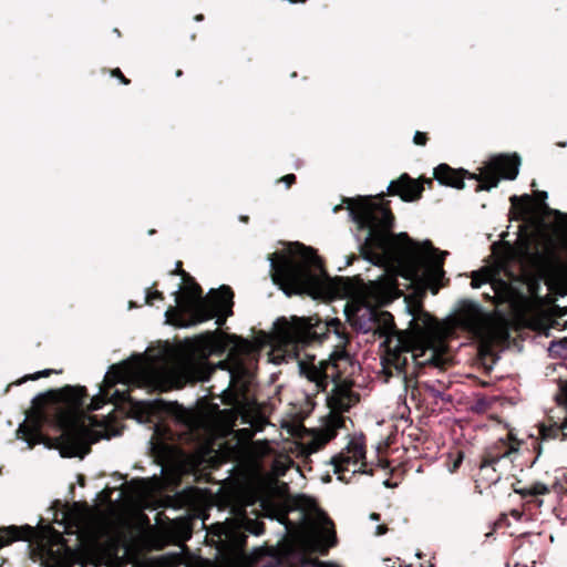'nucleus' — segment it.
<instances>
[{"label":"nucleus","instance_id":"nucleus-1","mask_svg":"<svg viewBox=\"0 0 567 567\" xmlns=\"http://www.w3.org/2000/svg\"><path fill=\"white\" fill-rule=\"evenodd\" d=\"M383 196L342 198L358 229L367 231L359 246L361 257L378 267L404 261L412 276H419L423 269V279L436 295L445 276L444 262L449 251L434 247L429 239L416 243L406 233L395 234V217L390 200Z\"/></svg>","mask_w":567,"mask_h":567},{"label":"nucleus","instance_id":"nucleus-2","mask_svg":"<svg viewBox=\"0 0 567 567\" xmlns=\"http://www.w3.org/2000/svg\"><path fill=\"white\" fill-rule=\"evenodd\" d=\"M89 396L82 385H65L49 390L32 400V415L22 423L18 437L28 442L30 447L42 440V426L48 419L45 409L55 406L54 424L61 431L56 437L63 457H84L91 452V445L101 439H110L117 433L109 432V420H99L96 415H85L81 410Z\"/></svg>","mask_w":567,"mask_h":567},{"label":"nucleus","instance_id":"nucleus-3","mask_svg":"<svg viewBox=\"0 0 567 567\" xmlns=\"http://www.w3.org/2000/svg\"><path fill=\"white\" fill-rule=\"evenodd\" d=\"M413 318L406 330H398L394 318L389 311H381L377 318L380 333L385 336L383 342L385 355L383 358L385 368H393L398 374L409 375L410 359L413 363V371L427 365L439 368L443 364V355L431 346V337L434 329V319L427 313L422 303L417 302L410 307Z\"/></svg>","mask_w":567,"mask_h":567},{"label":"nucleus","instance_id":"nucleus-4","mask_svg":"<svg viewBox=\"0 0 567 567\" xmlns=\"http://www.w3.org/2000/svg\"><path fill=\"white\" fill-rule=\"evenodd\" d=\"M269 260L272 281L286 292L290 289L317 298L330 287L323 261L311 247L295 243L287 252L271 254Z\"/></svg>","mask_w":567,"mask_h":567},{"label":"nucleus","instance_id":"nucleus-5","mask_svg":"<svg viewBox=\"0 0 567 567\" xmlns=\"http://www.w3.org/2000/svg\"><path fill=\"white\" fill-rule=\"evenodd\" d=\"M183 281L184 288L174 292L177 306L166 310L167 321L186 327L216 318V323L220 327L233 316L234 291L229 286L210 289L204 297L202 287L190 275Z\"/></svg>","mask_w":567,"mask_h":567},{"label":"nucleus","instance_id":"nucleus-6","mask_svg":"<svg viewBox=\"0 0 567 567\" xmlns=\"http://www.w3.org/2000/svg\"><path fill=\"white\" fill-rule=\"evenodd\" d=\"M520 157L518 154H499L493 156L480 173H471L464 168H453L446 163L439 164L433 172L434 178L444 186L463 189L464 179H474L476 182L474 190L489 192L497 187L501 178L513 181L519 173Z\"/></svg>","mask_w":567,"mask_h":567},{"label":"nucleus","instance_id":"nucleus-7","mask_svg":"<svg viewBox=\"0 0 567 567\" xmlns=\"http://www.w3.org/2000/svg\"><path fill=\"white\" fill-rule=\"evenodd\" d=\"M329 332H333L344 343L349 341L344 324L334 318L322 321L319 318L285 317L275 322V338L282 347L293 351L312 343H321Z\"/></svg>","mask_w":567,"mask_h":567},{"label":"nucleus","instance_id":"nucleus-8","mask_svg":"<svg viewBox=\"0 0 567 567\" xmlns=\"http://www.w3.org/2000/svg\"><path fill=\"white\" fill-rule=\"evenodd\" d=\"M251 349L249 340L240 339V342L229 351L227 360L219 363L223 369L227 367L229 372L228 386L223 391V403L226 405L237 404L240 396L248 391L252 373L246 363V357L250 354Z\"/></svg>","mask_w":567,"mask_h":567},{"label":"nucleus","instance_id":"nucleus-9","mask_svg":"<svg viewBox=\"0 0 567 567\" xmlns=\"http://www.w3.org/2000/svg\"><path fill=\"white\" fill-rule=\"evenodd\" d=\"M520 445L522 441L516 439L513 432L509 431L505 439H499L487 446L481 456L476 481L486 486L497 483L501 478V474L496 470L497 463L517 453Z\"/></svg>","mask_w":567,"mask_h":567},{"label":"nucleus","instance_id":"nucleus-10","mask_svg":"<svg viewBox=\"0 0 567 567\" xmlns=\"http://www.w3.org/2000/svg\"><path fill=\"white\" fill-rule=\"evenodd\" d=\"M341 361H349V354L344 350L333 352L328 361H320L318 365L313 362H300V373L316 384L317 391L324 392L330 381L333 382L340 377Z\"/></svg>","mask_w":567,"mask_h":567},{"label":"nucleus","instance_id":"nucleus-11","mask_svg":"<svg viewBox=\"0 0 567 567\" xmlns=\"http://www.w3.org/2000/svg\"><path fill=\"white\" fill-rule=\"evenodd\" d=\"M365 453V436L363 434L352 436L346 449L331 458L330 463L338 478L348 483L343 474L350 471L351 466H353L352 474L368 473L364 470Z\"/></svg>","mask_w":567,"mask_h":567},{"label":"nucleus","instance_id":"nucleus-12","mask_svg":"<svg viewBox=\"0 0 567 567\" xmlns=\"http://www.w3.org/2000/svg\"><path fill=\"white\" fill-rule=\"evenodd\" d=\"M128 379L146 382L150 379V371L142 361L113 364L104 378V383L107 388H113L117 383H126Z\"/></svg>","mask_w":567,"mask_h":567},{"label":"nucleus","instance_id":"nucleus-13","mask_svg":"<svg viewBox=\"0 0 567 567\" xmlns=\"http://www.w3.org/2000/svg\"><path fill=\"white\" fill-rule=\"evenodd\" d=\"M333 383L332 392L328 396V404L331 411L348 412L360 401V395L351 390L352 382L342 380L341 375Z\"/></svg>","mask_w":567,"mask_h":567},{"label":"nucleus","instance_id":"nucleus-14","mask_svg":"<svg viewBox=\"0 0 567 567\" xmlns=\"http://www.w3.org/2000/svg\"><path fill=\"white\" fill-rule=\"evenodd\" d=\"M386 194L399 196L403 202L412 203L422 198L423 185L408 173H403L389 184Z\"/></svg>","mask_w":567,"mask_h":567},{"label":"nucleus","instance_id":"nucleus-15","mask_svg":"<svg viewBox=\"0 0 567 567\" xmlns=\"http://www.w3.org/2000/svg\"><path fill=\"white\" fill-rule=\"evenodd\" d=\"M532 260L539 274L528 280L527 287L530 295H537L540 289L542 278L547 274L553 264L559 262L560 259L554 251L548 254L537 251L533 254Z\"/></svg>","mask_w":567,"mask_h":567},{"label":"nucleus","instance_id":"nucleus-16","mask_svg":"<svg viewBox=\"0 0 567 567\" xmlns=\"http://www.w3.org/2000/svg\"><path fill=\"white\" fill-rule=\"evenodd\" d=\"M550 491L567 492V477L565 483L557 481L550 487L544 483L535 482L529 486L515 488V492L519 494L522 498L526 499L528 503L535 502L538 506H540L543 503L538 499V496L549 494Z\"/></svg>","mask_w":567,"mask_h":567},{"label":"nucleus","instance_id":"nucleus-17","mask_svg":"<svg viewBox=\"0 0 567 567\" xmlns=\"http://www.w3.org/2000/svg\"><path fill=\"white\" fill-rule=\"evenodd\" d=\"M206 373L209 374L210 372L202 371L199 367L193 362H183L169 370L171 377L176 379V388H182L189 381L206 380Z\"/></svg>","mask_w":567,"mask_h":567},{"label":"nucleus","instance_id":"nucleus-18","mask_svg":"<svg viewBox=\"0 0 567 567\" xmlns=\"http://www.w3.org/2000/svg\"><path fill=\"white\" fill-rule=\"evenodd\" d=\"M34 533L30 525L0 527V549L18 540H30Z\"/></svg>","mask_w":567,"mask_h":567},{"label":"nucleus","instance_id":"nucleus-19","mask_svg":"<svg viewBox=\"0 0 567 567\" xmlns=\"http://www.w3.org/2000/svg\"><path fill=\"white\" fill-rule=\"evenodd\" d=\"M482 310L476 303H466L458 312L460 323L468 330L476 329L481 323Z\"/></svg>","mask_w":567,"mask_h":567},{"label":"nucleus","instance_id":"nucleus-20","mask_svg":"<svg viewBox=\"0 0 567 567\" xmlns=\"http://www.w3.org/2000/svg\"><path fill=\"white\" fill-rule=\"evenodd\" d=\"M342 413L343 412H331L324 427L326 442L334 439L337 436L338 430L346 426L347 419L342 415Z\"/></svg>","mask_w":567,"mask_h":567},{"label":"nucleus","instance_id":"nucleus-21","mask_svg":"<svg viewBox=\"0 0 567 567\" xmlns=\"http://www.w3.org/2000/svg\"><path fill=\"white\" fill-rule=\"evenodd\" d=\"M511 204H512V207L516 210H518V217L519 219H525L526 216L530 213V203H532V197L530 195L528 194H525L520 197H518L517 195H513L511 198Z\"/></svg>","mask_w":567,"mask_h":567},{"label":"nucleus","instance_id":"nucleus-22","mask_svg":"<svg viewBox=\"0 0 567 567\" xmlns=\"http://www.w3.org/2000/svg\"><path fill=\"white\" fill-rule=\"evenodd\" d=\"M244 528L246 532L259 536L262 535L266 530L265 523L258 519H246L244 523Z\"/></svg>","mask_w":567,"mask_h":567},{"label":"nucleus","instance_id":"nucleus-23","mask_svg":"<svg viewBox=\"0 0 567 567\" xmlns=\"http://www.w3.org/2000/svg\"><path fill=\"white\" fill-rule=\"evenodd\" d=\"M61 372H62V370L58 371V370H53V369H45V370L38 371L32 374L24 375L22 379L17 381V384H22L23 382L29 381V380L34 381L40 378H47V377H50L52 373H61Z\"/></svg>","mask_w":567,"mask_h":567},{"label":"nucleus","instance_id":"nucleus-24","mask_svg":"<svg viewBox=\"0 0 567 567\" xmlns=\"http://www.w3.org/2000/svg\"><path fill=\"white\" fill-rule=\"evenodd\" d=\"M301 564L306 567H340L333 563L321 561L318 558H312L310 556L302 557Z\"/></svg>","mask_w":567,"mask_h":567},{"label":"nucleus","instance_id":"nucleus-25","mask_svg":"<svg viewBox=\"0 0 567 567\" xmlns=\"http://www.w3.org/2000/svg\"><path fill=\"white\" fill-rule=\"evenodd\" d=\"M489 280V275L487 271H475L472 275L471 286L473 288H480L483 284H486Z\"/></svg>","mask_w":567,"mask_h":567},{"label":"nucleus","instance_id":"nucleus-26","mask_svg":"<svg viewBox=\"0 0 567 567\" xmlns=\"http://www.w3.org/2000/svg\"><path fill=\"white\" fill-rule=\"evenodd\" d=\"M326 537H327V545L326 546H321L320 545V547L318 548V550H319V553L321 555H327L328 554V549L330 547H333V546L337 545V535H336V530L334 529L328 532Z\"/></svg>","mask_w":567,"mask_h":567},{"label":"nucleus","instance_id":"nucleus-27","mask_svg":"<svg viewBox=\"0 0 567 567\" xmlns=\"http://www.w3.org/2000/svg\"><path fill=\"white\" fill-rule=\"evenodd\" d=\"M155 300L163 301L164 293L157 289H154L153 291L147 290L146 297H145V302L150 306H153Z\"/></svg>","mask_w":567,"mask_h":567},{"label":"nucleus","instance_id":"nucleus-28","mask_svg":"<svg viewBox=\"0 0 567 567\" xmlns=\"http://www.w3.org/2000/svg\"><path fill=\"white\" fill-rule=\"evenodd\" d=\"M105 403H106V396L105 395H103V394L95 395V396L92 398L91 403L89 404L87 409H89V411H97Z\"/></svg>","mask_w":567,"mask_h":567},{"label":"nucleus","instance_id":"nucleus-29","mask_svg":"<svg viewBox=\"0 0 567 567\" xmlns=\"http://www.w3.org/2000/svg\"><path fill=\"white\" fill-rule=\"evenodd\" d=\"M509 525L508 518L505 514H502L493 524V530L506 528Z\"/></svg>","mask_w":567,"mask_h":567},{"label":"nucleus","instance_id":"nucleus-30","mask_svg":"<svg viewBox=\"0 0 567 567\" xmlns=\"http://www.w3.org/2000/svg\"><path fill=\"white\" fill-rule=\"evenodd\" d=\"M429 141L427 134L424 132L416 131L413 136V143L419 146H425Z\"/></svg>","mask_w":567,"mask_h":567},{"label":"nucleus","instance_id":"nucleus-31","mask_svg":"<svg viewBox=\"0 0 567 567\" xmlns=\"http://www.w3.org/2000/svg\"><path fill=\"white\" fill-rule=\"evenodd\" d=\"M111 75L113 78H116L124 85H128L131 83V81L123 74V72L118 68L113 69L111 71Z\"/></svg>","mask_w":567,"mask_h":567},{"label":"nucleus","instance_id":"nucleus-32","mask_svg":"<svg viewBox=\"0 0 567 567\" xmlns=\"http://www.w3.org/2000/svg\"><path fill=\"white\" fill-rule=\"evenodd\" d=\"M169 275L172 276H182V278H186L189 274L186 272L184 269H183V264L182 261H177L176 262V268L174 270H171L169 271Z\"/></svg>","mask_w":567,"mask_h":567},{"label":"nucleus","instance_id":"nucleus-33","mask_svg":"<svg viewBox=\"0 0 567 567\" xmlns=\"http://www.w3.org/2000/svg\"><path fill=\"white\" fill-rule=\"evenodd\" d=\"M416 179L423 185V190H424L425 187H427L430 189L433 188V185H434L433 179H435V178L434 177L430 178V177L421 176V177H419Z\"/></svg>","mask_w":567,"mask_h":567},{"label":"nucleus","instance_id":"nucleus-34","mask_svg":"<svg viewBox=\"0 0 567 567\" xmlns=\"http://www.w3.org/2000/svg\"><path fill=\"white\" fill-rule=\"evenodd\" d=\"M296 179H297V177L295 174H287L280 178V181L282 183H285L287 185V187H290L291 185H293L296 183Z\"/></svg>","mask_w":567,"mask_h":567},{"label":"nucleus","instance_id":"nucleus-35","mask_svg":"<svg viewBox=\"0 0 567 567\" xmlns=\"http://www.w3.org/2000/svg\"><path fill=\"white\" fill-rule=\"evenodd\" d=\"M535 197L544 208H548L547 205L545 204V200L547 199V193L545 190H537L535 193Z\"/></svg>","mask_w":567,"mask_h":567},{"label":"nucleus","instance_id":"nucleus-36","mask_svg":"<svg viewBox=\"0 0 567 567\" xmlns=\"http://www.w3.org/2000/svg\"><path fill=\"white\" fill-rule=\"evenodd\" d=\"M113 396H116V398H118L120 400H123V401L130 399V394L127 392L121 393L117 390L114 392Z\"/></svg>","mask_w":567,"mask_h":567},{"label":"nucleus","instance_id":"nucleus-37","mask_svg":"<svg viewBox=\"0 0 567 567\" xmlns=\"http://www.w3.org/2000/svg\"><path fill=\"white\" fill-rule=\"evenodd\" d=\"M386 532H388V527H386V525L382 524V525H379V526L377 527L375 534H377L378 536H382V535H384Z\"/></svg>","mask_w":567,"mask_h":567},{"label":"nucleus","instance_id":"nucleus-38","mask_svg":"<svg viewBox=\"0 0 567 567\" xmlns=\"http://www.w3.org/2000/svg\"><path fill=\"white\" fill-rule=\"evenodd\" d=\"M370 519L379 522L381 519V515L379 513H371Z\"/></svg>","mask_w":567,"mask_h":567},{"label":"nucleus","instance_id":"nucleus-39","mask_svg":"<svg viewBox=\"0 0 567 567\" xmlns=\"http://www.w3.org/2000/svg\"><path fill=\"white\" fill-rule=\"evenodd\" d=\"M194 19H195V21H203L204 20V14H202V13L196 14Z\"/></svg>","mask_w":567,"mask_h":567},{"label":"nucleus","instance_id":"nucleus-40","mask_svg":"<svg viewBox=\"0 0 567 567\" xmlns=\"http://www.w3.org/2000/svg\"><path fill=\"white\" fill-rule=\"evenodd\" d=\"M355 259H357V256H355V255H351V256L349 257V260H348V262H347V264H348V265H351Z\"/></svg>","mask_w":567,"mask_h":567},{"label":"nucleus","instance_id":"nucleus-41","mask_svg":"<svg viewBox=\"0 0 567 567\" xmlns=\"http://www.w3.org/2000/svg\"><path fill=\"white\" fill-rule=\"evenodd\" d=\"M206 338L209 340V341H214L215 339V332H210L206 336Z\"/></svg>","mask_w":567,"mask_h":567},{"label":"nucleus","instance_id":"nucleus-42","mask_svg":"<svg viewBox=\"0 0 567 567\" xmlns=\"http://www.w3.org/2000/svg\"><path fill=\"white\" fill-rule=\"evenodd\" d=\"M557 346H559L564 351L567 352V344L561 343V340L557 343Z\"/></svg>","mask_w":567,"mask_h":567},{"label":"nucleus","instance_id":"nucleus-43","mask_svg":"<svg viewBox=\"0 0 567 567\" xmlns=\"http://www.w3.org/2000/svg\"><path fill=\"white\" fill-rule=\"evenodd\" d=\"M240 220L244 221V223H248L249 217L248 216H241Z\"/></svg>","mask_w":567,"mask_h":567},{"label":"nucleus","instance_id":"nucleus-44","mask_svg":"<svg viewBox=\"0 0 567 567\" xmlns=\"http://www.w3.org/2000/svg\"><path fill=\"white\" fill-rule=\"evenodd\" d=\"M567 143L566 142H558L557 143V146L559 147H566Z\"/></svg>","mask_w":567,"mask_h":567},{"label":"nucleus","instance_id":"nucleus-45","mask_svg":"<svg viewBox=\"0 0 567 567\" xmlns=\"http://www.w3.org/2000/svg\"><path fill=\"white\" fill-rule=\"evenodd\" d=\"M79 484L82 486L84 485V477L82 475L79 477Z\"/></svg>","mask_w":567,"mask_h":567},{"label":"nucleus","instance_id":"nucleus-46","mask_svg":"<svg viewBox=\"0 0 567 567\" xmlns=\"http://www.w3.org/2000/svg\"><path fill=\"white\" fill-rule=\"evenodd\" d=\"M175 75H176L177 78L182 76V75H183V71H182V70H177V71H176V73H175Z\"/></svg>","mask_w":567,"mask_h":567},{"label":"nucleus","instance_id":"nucleus-47","mask_svg":"<svg viewBox=\"0 0 567 567\" xmlns=\"http://www.w3.org/2000/svg\"><path fill=\"white\" fill-rule=\"evenodd\" d=\"M461 462H462L461 457L458 460H456L455 463H454V468L457 467Z\"/></svg>","mask_w":567,"mask_h":567},{"label":"nucleus","instance_id":"nucleus-48","mask_svg":"<svg viewBox=\"0 0 567 567\" xmlns=\"http://www.w3.org/2000/svg\"><path fill=\"white\" fill-rule=\"evenodd\" d=\"M536 445H537V449H538V451H537V456H538L540 454L542 447H540L539 443H536Z\"/></svg>","mask_w":567,"mask_h":567},{"label":"nucleus","instance_id":"nucleus-49","mask_svg":"<svg viewBox=\"0 0 567 567\" xmlns=\"http://www.w3.org/2000/svg\"><path fill=\"white\" fill-rule=\"evenodd\" d=\"M515 567H527V566L526 565L522 566L518 561H516Z\"/></svg>","mask_w":567,"mask_h":567},{"label":"nucleus","instance_id":"nucleus-50","mask_svg":"<svg viewBox=\"0 0 567 567\" xmlns=\"http://www.w3.org/2000/svg\"><path fill=\"white\" fill-rule=\"evenodd\" d=\"M340 209H341V206L339 205V206H336L333 210H334V212H338V210H340Z\"/></svg>","mask_w":567,"mask_h":567},{"label":"nucleus","instance_id":"nucleus-51","mask_svg":"<svg viewBox=\"0 0 567 567\" xmlns=\"http://www.w3.org/2000/svg\"><path fill=\"white\" fill-rule=\"evenodd\" d=\"M561 343L567 344V338H564V339L561 340Z\"/></svg>","mask_w":567,"mask_h":567},{"label":"nucleus","instance_id":"nucleus-52","mask_svg":"<svg viewBox=\"0 0 567 567\" xmlns=\"http://www.w3.org/2000/svg\"><path fill=\"white\" fill-rule=\"evenodd\" d=\"M14 384L18 385L17 382H14ZM11 385H13V383L8 384V388H11Z\"/></svg>","mask_w":567,"mask_h":567},{"label":"nucleus","instance_id":"nucleus-53","mask_svg":"<svg viewBox=\"0 0 567 567\" xmlns=\"http://www.w3.org/2000/svg\"><path fill=\"white\" fill-rule=\"evenodd\" d=\"M532 567H535L534 565Z\"/></svg>","mask_w":567,"mask_h":567}]
</instances>
